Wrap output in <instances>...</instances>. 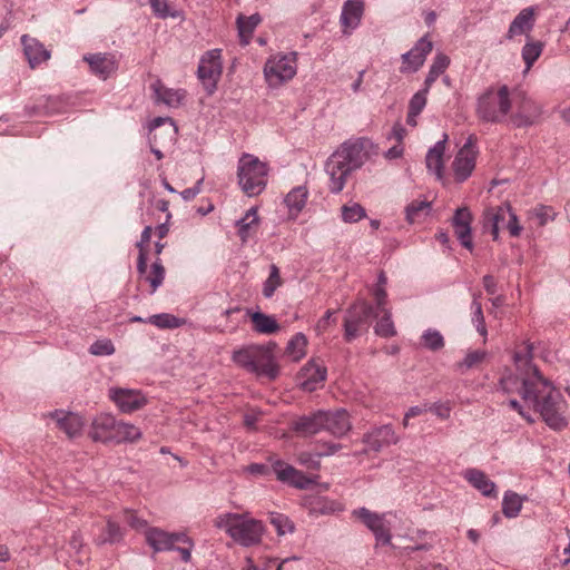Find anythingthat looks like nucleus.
I'll return each mask as SVG.
<instances>
[{
  "label": "nucleus",
  "instance_id": "nucleus-1",
  "mask_svg": "<svg viewBox=\"0 0 570 570\" xmlns=\"http://www.w3.org/2000/svg\"><path fill=\"white\" fill-rule=\"evenodd\" d=\"M522 399L533 405L550 429L560 431L567 428V402L538 368H532L531 377L523 379Z\"/></svg>",
  "mask_w": 570,
  "mask_h": 570
},
{
  "label": "nucleus",
  "instance_id": "nucleus-2",
  "mask_svg": "<svg viewBox=\"0 0 570 570\" xmlns=\"http://www.w3.org/2000/svg\"><path fill=\"white\" fill-rule=\"evenodd\" d=\"M366 154L361 142L342 144L327 159L325 171L330 177L328 188L333 194L343 190L347 177L365 161Z\"/></svg>",
  "mask_w": 570,
  "mask_h": 570
},
{
  "label": "nucleus",
  "instance_id": "nucleus-3",
  "mask_svg": "<svg viewBox=\"0 0 570 570\" xmlns=\"http://www.w3.org/2000/svg\"><path fill=\"white\" fill-rule=\"evenodd\" d=\"M215 527L225 532L243 547L256 546L261 542L264 525L261 521L253 519L248 513H223L214 522Z\"/></svg>",
  "mask_w": 570,
  "mask_h": 570
},
{
  "label": "nucleus",
  "instance_id": "nucleus-4",
  "mask_svg": "<svg viewBox=\"0 0 570 570\" xmlns=\"http://www.w3.org/2000/svg\"><path fill=\"white\" fill-rule=\"evenodd\" d=\"M512 104L507 85L491 87L478 98L476 116L483 122L502 124L509 120Z\"/></svg>",
  "mask_w": 570,
  "mask_h": 570
},
{
  "label": "nucleus",
  "instance_id": "nucleus-5",
  "mask_svg": "<svg viewBox=\"0 0 570 570\" xmlns=\"http://www.w3.org/2000/svg\"><path fill=\"white\" fill-rule=\"evenodd\" d=\"M267 173L266 164L253 155L245 154L238 161V184L249 197L257 196L265 189Z\"/></svg>",
  "mask_w": 570,
  "mask_h": 570
},
{
  "label": "nucleus",
  "instance_id": "nucleus-6",
  "mask_svg": "<svg viewBox=\"0 0 570 570\" xmlns=\"http://www.w3.org/2000/svg\"><path fill=\"white\" fill-rule=\"evenodd\" d=\"M264 78L267 86L277 89L291 81L297 72V53H276L271 56L264 66Z\"/></svg>",
  "mask_w": 570,
  "mask_h": 570
},
{
  "label": "nucleus",
  "instance_id": "nucleus-7",
  "mask_svg": "<svg viewBox=\"0 0 570 570\" xmlns=\"http://www.w3.org/2000/svg\"><path fill=\"white\" fill-rule=\"evenodd\" d=\"M377 317L374 314V306L365 299H357L345 312L344 316V338L352 342L357 336L367 332L371 320Z\"/></svg>",
  "mask_w": 570,
  "mask_h": 570
},
{
  "label": "nucleus",
  "instance_id": "nucleus-8",
  "mask_svg": "<svg viewBox=\"0 0 570 570\" xmlns=\"http://www.w3.org/2000/svg\"><path fill=\"white\" fill-rule=\"evenodd\" d=\"M532 346L528 343L522 344L514 353V363L519 372L518 375L508 374L501 377L500 389L504 393H519L522 396V383L524 377L532 376V368H537L531 363Z\"/></svg>",
  "mask_w": 570,
  "mask_h": 570
},
{
  "label": "nucleus",
  "instance_id": "nucleus-9",
  "mask_svg": "<svg viewBox=\"0 0 570 570\" xmlns=\"http://www.w3.org/2000/svg\"><path fill=\"white\" fill-rule=\"evenodd\" d=\"M222 50L213 49L200 58L197 76L208 95H213L222 76Z\"/></svg>",
  "mask_w": 570,
  "mask_h": 570
},
{
  "label": "nucleus",
  "instance_id": "nucleus-10",
  "mask_svg": "<svg viewBox=\"0 0 570 570\" xmlns=\"http://www.w3.org/2000/svg\"><path fill=\"white\" fill-rule=\"evenodd\" d=\"M353 515L360 519L373 532L377 542L383 544L391 542V529L390 522L386 520V513L380 514L366 508H360L353 511Z\"/></svg>",
  "mask_w": 570,
  "mask_h": 570
},
{
  "label": "nucleus",
  "instance_id": "nucleus-11",
  "mask_svg": "<svg viewBox=\"0 0 570 570\" xmlns=\"http://www.w3.org/2000/svg\"><path fill=\"white\" fill-rule=\"evenodd\" d=\"M475 140L476 139L473 135L469 136L453 160L452 166L458 181H464L470 177L475 167V158L478 154Z\"/></svg>",
  "mask_w": 570,
  "mask_h": 570
},
{
  "label": "nucleus",
  "instance_id": "nucleus-12",
  "mask_svg": "<svg viewBox=\"0 0 570 570\" xmlns=\"http://www.w3.org/2000/svg\"><path fill=\"white\" fill-rule=\"evenodd\" d=\"M542 114L541 107L531 98L522 96L517 100L514 112H510L509 121L518 128L534 125Z\"/></svg>",
  "mask_w": 570,
  "mask_h": 570
},
{
  "label": "nucleus",
  "instance_id": "nucleus-13",
  "mask_svg": "<svg viewBox=\"0 0 570 570\" xmlns=\"http://www.w3.org/2000/svg\"><path fill=\"white\" fill-rule=\"evenodd\" d=\"M118 420L109 413L97 414L90 424L89 438L95 442L112 443L116 434Z\"/></svg>",
  "mask_w": 570,
  "mask_h": 570
},
{
  "label": "nucleus",
  "instance_id": "nucleus-14",
  "mask_svg": "<svg viewBox=\"0 0 570 570\" xmlns=\"http://www.w3.org/2000/svg\"><path fill=\"white\" fill-rule=\"evenodd\" d=\"M109 397L124 413H131L146 404V397L138 390L110 387Z\"/></svg>",
  "mask_w": 570,
  "mask_h": 570
},
{
  "label": "nucleus",
  "instance_id": "nucleus-15",
  "mask_svg": "<svg viewBox=\"0 0 570 570\" xmlns=\"http://www.w3.org/2000/svg\"><path fill=\"white\" fill-rule=\"evenodd\" d=\"M146 541L155 552L175 549V542H189V537L184 532L169 533L158 528L146 531Z\"/></svg>",
  "mask_w": 570,
  "mask_h": 570
},
{
  "label": "nucleus",
  "instance_id": "nucleus-16",
  "mask_svg": "<svg viewBox=\"0 0 570 570\" xmlns=\"http://www.w3.org/2000/svg\"><path fill=\"white\" fill-rule=\"evenodd\" d=\"M433 45L428 38H420L416 45L402 55L403 66L401 72H415L424 63L426 56L432 51Z\"/></svg>",
  "mask_w": 570,
  "mask_h": 570
},
{
  "label": "nucleus",
  "instance_id": "nucleus-17",
  "mask_svg": "<svg viewBox=\"0 0 570 570\" xmlns=\"http://www.w3.org/2000/svg\"><path fill=\"white\" fill-rule=\"evenodd\" d=\"M253 365L255 370H250V373H255L258 376H266L269 380L276 379L279 372L272 352L262 345L254 346Z\"/></svg>",
  "mask_w": 570,
  "mask_h": 570
},
{
  "label": "nucleus",
  "instance_id": "nucleus-18",
  "mask_svg": "<svg viewBox=\"0 0 570 570\" xmlns=\"http://www.w3.org/2000/svg\"><path fill=\"white\" fill-rule=\"evenodd\" d=\"M471 223L472 214L466 207H461L455 210L452 218L454 234L461 245L469 250L473 248Z\"/></svg>",
  "mask_w": 570,
  "mask_h": 570
},
{
  "label": "nucleus",
  "instance_id": "nucleus-19",
  "mask_svg": "<svg viewBox=\"0 0 570 570\" xmlns=\"http://www.w3.org/2000/svg\"><path fill=\"white\" fill-rule=\"evenodd\" d=\"M82 59L89 65L91 73L102 80H106L117 69V61L110 53H88Z\"/></svg>",
  "mask_w": 570,
  "mask_h": 570
},
{
  "label": "nucleus",
  "instance_id": "nucleus-20",
  "mask_svg": "<svg viewBox=\"0 0 570 570\" xmlns=\"http://www.w3.org/2000/svg\"><path fill=\"white\" fill-rule=\"evenodd\" d=\"M326 368L315 361L308 362L299 372V385L304 391L317 390L326 380Z\"/></svg>",
  "mask_w": 570,
  "mask_h": 570
},
{
  "label": "nucleus",
  "instance_id": "nucleus-21",
  "mask_svg": "<svg viewBox=\"0 0 570 570\" xmlns=\"http://www.w3.org/2000/svg\"><path fill=\"white\" fill-rule=\"evenodd\" d=\"M352 428L348 413L344 409L325 411L324 430L336 438L344 436Z\"/></svg>",
  "mask_w": 570,
  "mask_h": 570
},
{
  "label": "nucleus",
  "instance_id": "nucleus-22",
  "mask_svg": "<svg viewBox=\"0 0 570 570\" xmlns=\"http://www.w3.org/2000/svg\"><path fill=\"white\" fill-rule=\"evenodd\" d=\"M157 104H164L170 108L179 107L186 98V90L167 88L159 79L150 86Z\"/></svg>",
  "mask_w": 570,
  "mask_h": 570
},
{
  "label": "nucleus",
  "instance_id": "nucleus-23",
  "mask_svg": "<svg viewBox=\"0 0 570 570\" xmlns=\"http://www.w3.org/2000/svg\"><path fill=\"white\" fill-rule=\"evenodd\" d=\"M363 441L371 450L377 452L384 446L396 444L399 442V436L393 428L387 424L376 428L365 434Z\"/></svg>",
  "mask_w": 570,
  "mask_h": 570
},
{
  "label": "nucleus",
  "instance_id": "nucleus-24",
  "mask_svg": "<svg viewBox=\"0 0 570 570\" xmlns=\"http://www.w3.org/2000/svg\"><path fill=\"white\" fill-rule=\"evenodd\" d=\"M325 411L303 415L293 422V430L302 436H312L324 430Z\"/></svg>",
  "mask_w": 570,
  "mask_h": 570
},
{
  "label": "nucleus",
  "instance_id": "nucleus-25",
  "mask_svg": "<svg viewBox=\"0 0 570 570\" xmlns=\"http://www.w3.org/2000/svg\"><path fill=\"white\" fill-rule=\"evenodd\" d=\"M464 479L484 497L497 498V485L487 474L478 469H466L463 473Z\"/></svg>",
  "mask_w": 570,
  "mask_h": 570
},
{
  "label": "nucleus",
  "instance_id": "nucleus-26",
  "mask_svg": "<svg viewBox=\"0 0 570 570\" xmlns=\"http://www.w3.org/2000/svg\"><path fill=\"white\" fill-rule=\"evenodd\" d=\"M24 56L33 69L50 58V51L43 47L38 38H21Z\"/></svg>",
  "mask_w": 570,
  "mask_h": 570
},
{
  "label": "nucleus",
  "instance_id": "nucleus-27",
  "mask_svg": "<svg viewBox=\"0 0 570 570\" xmlns=\"http://www.w3.org/2000/svg\"><path fill=\"white\" fill-rule=\"evenodd\" d=\"M364 11V3L360 0H347L342 9L341 22L344 27V32L354 30L362 18Z\"/></svg>",
  "mask_w": 570,
  "mask_h": 570
},
{
  "label": "nucleus",
  "instance_id": "nucleus-28",
  "mask_svg": "<svg viewBox=\"0 0 570 570\" xmlns=\"http://www.w3.org/2000/svg\"><path fill=\"white\" fill-rule=\"evenodd\" d=\"M52 417L57 421V425L69 438L78 436L85 425L83 419L76 413L55 412Z\"/></svg>",
  "mask_w": 570,
  "mask_h": 570
},
{
  "label": "nucleus",
  "instance_id": "nucleus-29",
  "mask_svg": "<svg viewBox=\"0 0 570 570\" xmlns=\"http://www.w3.org/2000/svg\"><path fill=\"white\" fill-rule=\"evenodd\" d=\"M305 505L308 508L309 513L314 515L334 514L344 509L343 504L338 501L324 497L309 498L305 501Z\"/></svg>",
  "mask_w": 570,
  "mask_h": 570
},
{
  "label": "nucleus",
  "instance_id": "nucleus-30",
  "mask_svg": "<svg viewBox=\"0 0 570 570\" xmlns=\"http://www.w3.org/2000/svg\"><path fill=\"white\" fill-rule=\"evenodd\" d=\"M534 8L522 9L509 27V36L528 35L534 26Z\"/></svg>",
  "mask_w": 570,
  "mask_h": 570
},
{
  "label": "nucleus",
  "instance_id": "nucleus-31",
  "mask_svg": "<svg viewBox=\"0 0 570 570\" xmlns=\"http://www.w3.org/2000/svg\"><path fill=\"white\" fill-rule=\"evenodd\" d=\"M446 140L448 135H444L442 140L438 141L429 149L425 158L428 169L433 171L439 179L442 178L443 174V155L445 151Z\"/></svg>",
  "mask_w": 570,
  "mask_h": 570
},
{
  "label": "nucleus",
  "instance_id": "nucleus-32",
  "mask_svg": "<svg viewBox=\"0 0 570 570\" xmlns=\"http://www.w3.org/2000/svg\"><path fill=\"white\" fill-rule=\"evenodd\" d=\"M250 316V321L253 323V330L259 334H274L277 333L281 328L276 318L272 315H267L262 312H247Z\"/></svg>",
  "mask_w": 570,
  "mask_h": 570
},
{
  "label": "nucleus",
  "instance_id": "nucleus-33",
  "mask_svg": "<svg viewBox=\"0 0 570 570\" xmlns=\"http://www.w3.org/2000/svg\"><path fill=\"white\" fill-rule=\"evenodd\" d=\"M307 196L308 191L304 186L295 187L286 195L284 203L288 208L289 216L292 218L297 217V215L302 212L306 205Z\"/></svg>",
  "mask_w": 570,
  "mask_h": 570
},
{
  "label": "nucleus",
  "instance_id": "nucleus-34",
  "mask_svg": "<svg viewBox=\"0 0 570 570\" xmlns=\"http://www.w3.org/2000/svg\"><path fill=\"white\" fill-rule=\"evenodd\" d=\"M431 209V202H428L425 199L412 200L405 207V218L410 224L421 223L430 215Z\"/></svg>",
  "mask_w": 570,
  "mask_h": 570
},
{
  "label": "nucleus",
  "instance_id": "nucleus-35",
  "mask_svg": "<svg viewBox=\"0 0 570 570\" xmlns=\"http://www.w3.org/2000/svg\"><path fill=\"white\" fill-rule=\"evenodd\" d=\"M238 235L243 242H246L258 226L257 209L255 207L249 208L244 217L237 220Z\"/></svg>",
  "mask_w": 570,
  "mask_h": 570
},
{
  "label": "nucleus",
  "instance_id": "nucleus-36",
  "mask_svg": "<svg viewBox=\"0 0 570 570\" xmlns=\"http://www.w3.org/2000/svg\"><path fill=\"white\" fill-rule=\"evenodd\" d=\"M428 92L426 89H421L410 99L409 102V111L406 117V124L415 127L417 121L416 117L422 112L428 101Z\"/></svg>",
  "mask_w": 570,
  "mask_h": 570
},
{
  "label": "nucleus",
  "instance_id": "nucleus-37",
  "mask_svg": "<svg viewBox=\"0 0 570 570\" xmlns=\"http://www.w3.org/2000/svg\"><path fill=\"white\" fill-rule=\"evenodd\" d=\"M141 438V431L139 428L131 423H127L124 421L118 422L116 434L114 435L112 443H125V442H135Z\"/></svg>",
  "mask_w": 570,
  "mask_h": 570
},
{
  "label": "nucleus",
  "instance_id": "nucleus-38",
  "mask_svg": "<svg viewBox=\"0 0 570 570\" xmlns=\"http://www.w3.org/2000/svg\"><path fill=\"white\" fill-rule=\"evenodd\" d=\"M374 314H377V316L382 315L374 327L375 333L382 337L394 336L396 331L391 317V311L389 308H385V311L374 309Z\"/></svg>",
  "mask_w": 570,
  "mask_h": 570
},
{
  "label": "nucleus",
  "instance_id": "nucleus-39",
  "mask_svg": "<svg viewBox=\"0 0 570 570\" xmlns=\"http://www.w3.org/2000/svg\"><path fill=\"white\" fill-rule=\"evenodd\" d=\"M522 509V498L513 492L507 491L502 500V512L507 518H515Z\"/></svg>",
  "mask_w": 570,
  "mask_h": 570
},
{
  "label": "nucleus",
  "instance_id": "nucleus-40",
  "mask_svg": "<svg viewBox=\"0 0 570 570\" xmlns=\"http://www.w3.org/2000/svg\"><path fill=\"white\" fill-rule=\"evenodd\" d=\"M544 43L540 40H529L522 48V59L527 66V71L533 66L535 60L542 53Z\"/></svg>",
  "mask_w": 570,
  "mask_h": 570
},
{
  "label": "nucleus",
  "instance_id": "nucleus-41",
  "mask_svg": "<svg viewBox=\"0 0 570 570\" xmlns=\"http://www.w3.org/2000/svg\"><path fill=\"white\" fill-rule=\"evenodd\" d=\"M144 278L150 284V294H154L163 284L165 278V268L160 259L153 263L150 273L145 275Z\"/></svg>",
  "mask_w": 570,
  "mask_h": 570
},
{
  "label": "nucleus",
  "instance_id": "nucleus-42",
  "mask_svg": "<svg viewBox=\"0 0 570 570\" xmlns=\"http://www.w3.org/2000/svg\"><path fill=\"white\" fill-rule=\"evenodd\" d=\"M471 321L472 324L475 326L476 332L483 336V342L487 340L488 330L485 326V320L482 311V304L481 302H472L471 303Z\"/></svg>",
  "mask_w": 570,
  "mask_h": 570
},
{
  "label": "nucleus",
  "instance_id": "nucleus-43",
  "mask_svg": "<svg viewBox=\"0 0 570 570\" xmlns=\"http://www.w3.org/2000/svg\"><path fill=\"white\" fill-rule=\"evenodd\" d=\"M530 218H535L539 226H544L557 217V213L551 206L538 205L529 212Z\"/></svg>",
  "mask_w": 570,
  "mask_h": 570
},
{
  "label": "nucleus",
  "instance_id": "nucleus-44",
  "mask_svg": "<svg viewBox=\"0 0 570 570\" xmlns=\"http://www.w3.org/2000/svg\"><path fill=\"white\" fill-rule=\"evenodd\" d=\"M254 346L255 345L246 346L244 348L235 351L233 354V361L238 366L245 368L247 372H250V370H255V367H253Z\"/></svg>",
  "mask_w": 570,
  "mask_h": 570
},
{
  "label": "nucleus",
  "instance_id": "nucleus-45",
  "mask_svg": "<svg viewBox=\"0 0 570 570\" xmlns=\"http://www.w3.org/2000/svg\"><path fill=\"white\" fill-rule=\"evenodd\" d=\"M487 356V352L482 350L470 351L465 357L456 364L460 372L473 368L481 364Z\"/></svg>",
  "mask_w": 570,
  "mask_h": 570
},
{
  "label": "nucleus",
  "instance_id": "nucleus-46",
  "mask_svg": "<svg viewBox=\"0 0 570 570\" xmlns=\"http://www.w3.org/2000/svg\"><path fill=\"white\" fill-rule=\"evenodd\" d=\"M282 285V278L279 275V269L276 265H272L269 269V276L265 281L263 286V295L266 298H271L275 291Z\"/></svg>",
  "mask_w": 570,
  "mask_h": 570
},
{
  "label": "nucleus",
  "instance_id": "nucleus-47",
  "mask_svg": "<svg viewBox=\"0 0 570 570\" xmlns=\"http://www.w3.org/2000/svg\"><path fill=\"white\" fill-rule=\"evenodd\" d=\"M148 322L159 328H177L181 324L179 318L167 313L153 315L148 318Z\"/></svg>",
  "mask_w": 570,
  "mask_h": 570
},
{
  "label": "nucleus",
  "instance_id": "nucleus-48",
  "mask_svg": "<svg viewBox=\"0 0 570 570\" xmlns=\"http://www.w3.org/2000/svg\"><path fill=\"white\" fill-rule=\"evenodd\" d=\"M261 17L259 14L255 13L249 17L239 16L237 18V28H238V36H248L250 35L255 28L259 24Z\"/></svg>",
  "mask_w": 570,
  "mask_h": 570
},
{
  "label": "nucleus",
  "instance_id": "nucleus-49",
  "mask_svg": "<svg viewBox=\"0 0 570 570\" xmlns=\"http://www.w3.org/2000/svg\"><path fill=\"white\" fill-rule=\"evenodd\" d=\"M365 217V209L357 203L342 207V218L345 223H356Z\"/></svg>",
  "mask_w": 570,
  "mask_h": 570
},
{
  "label": "nucleus",
  "instance_id": "nucleus-50",
  "mask_svg": "<svg viewBox=\"0 0 570 570\" xmlns=\"http://www.w3.org/2000/svg\"><path fill=\"white\" fill-rule=\"evenodd\" d=\"M306 344L307 340L305 335L298 333L289 341L287 345V353L297 361L305 354Z\"/></svg>",
  "mask_w": 570,
  "mask_h": 570
},
{
  "label": "nucleus",
  "instance_id": "nucleus-51",
  "mask_svg": "<svg viewBox=\"0 0 570 570\" xmlns=\"http://www.w3.org/2000/svg\"><path fill=\"white\" fill-rule=\"evenodd\" d=\"M149 4L151 7L153 12L161 19L173 17H178V12L170 8L167 0H149Z\"/></svg>",
  "mask_w": 570,
  "mask_h": 570
},
{
  "label": "nucleus",
  "instance_id": "nucleus-52",
  "mask_svg": "<svg viewBox=\"0 0 570 570\" xmlns=\"http://www.w3.org/2000/svg\"><path fill=\"white\" fill-rule=\"evenodd\" d=\"M424 346L432 350L439 351L444 346V340L440 332L435 330H428L422 335Z\"/></svg>",
  "mask_w": 570,
  "mask_h": 570
},
{
  "label": "nucleus",
  "instance_id": "nucleus-53",
  "mask_svg": "<svg viewBox=\"0 0 570 570\" xmlns=\"http://www.w3.org/2000/svg\"><path fill=\"white\" fill-rule=\"evenodd\" d=\"M271 523L275 527L279 535L291 533L294 530V525L291 520L286 515L279 513L271 514Z\"/></svg>",
  "mask_w": 570,
  "mask_h": 570
},
{
  "label": "nucleus",
  "instance_id": "nucleus-54",
  "mask_svg": "<svg viewBox=\"0 0 570 570\" xmlns=\"http://www.w3.org/2000/svg\"><path fill=\"white\" fill-rule=\"evenodd\" d=\"M273 470L279 481L288 483L297 469L283 461H276L273 464Z\"/></svg>",
  "mask_w": 570,
  "mask_h": 570
},
{
  "label": "nucleus",
  "instance_id": "nucleus-55",
  "mask_svg": "<svg viewBox=\"0 0 570 570\" xmlns=\"http://www.w3.org/2000/svg\"><path fill=\"white\" fill-rule=\"evenodd\" d=\"M89 351L92 355H111L115 346L110 340H99L91 344Z\"/></svg>",
  "mask_w": 570,
  "mask_h": 570
},
{
  "label": "nucleus",
  "instance_id": "nucleus-56",
  "mask_svg": "<svg viewBox=\"0 0 570 570\" xmlns=\"http://www.w3.org/2000/svg\"><path fill=\"white\" fill-rule=\"evenodd\" d=\"M121 539H122L121 528L119 527V524L109 520L107 522V527H106V537L104 539H101L100 542L101 543H106V542L115 543V542L120 541Z\"/></svg>",
  "mask_w": 570,
  "mask_h": 570
},
{
  "label": "nucleus",
  "instance_id": "nucleus-57",
  "mask_svg": "<svg viewBox=\"0 0 570 570\" xmlns=\"http://www.w3.org/2000/svg\"><path fill=\"white\" fill-rule=\"evenodd\" d=\"M508 212H509V206L498 207V208H492V209L487 210V213H485L487 225L493 226L494 224H497L498 226H500V223L504 222Z\"/></svg>",
  "mask_w": 570,
  "mask_h": 570
},
{
  "label": "nucleus",
  "instance_id": "nucleus-58",
  "mask_svg": "<svg viewBox=\"0 0 570 570\" xmlns=\"http://www.w3.org/2000/svg\"><path fill=\"white\" fill-rule=\"evenodd\" d=\"M372 294L375 299V306L374 309L376 311H385L387 308V294L385 291V287L382 286H375L372 291Z\"/></svg>",
  "mask_w": 570,
  "mask_h": 570
},
{
  "label": "nucleus",
  "instance_id": "nucleus-59",
  "mask_svg": "<svg viewBox=\"0 0 570 570\" xmlns=\"http://www.w3.org/2000/svg\"><path fill=\"white\" fill-rule=\"evenodd\" d=\"M429 411L433 412L438 417L442 420H448L451 415L452 407L449 402L434 403L429 407Z\"/></svg>",
  "mask_w": 570,
  "mask_h": 570
},
{
  "label": "nucleus",
  "instance_id": "nucleus-60",
  "mask_svg": "<svg viewBox=\"0 0 570 570\" xmlns=\"http://www.w3.org/2000/svg\"><path fill=\"white\" fill-rule=\"evenodd\" d=\"M312 482L313 481L309 478H307L302 471L296 470V472L294 473V476H292L288 484H291L297 489H306L309 487V484Z\"/></svg>",
  "mask_w": 570,
  "mask_h": 570
},
{
  "label": "nucleus",
  "instance_id": "nucleus-61",
  "mask_svg": "<svg viewBox=\"0 0 570 570\" xmlns=\"http://www.w3.org/2000/svg\"><path fill=\"white\" fill-rule=\"evenodd\" d=\"M509 215V222L507 224V228L509 229V233L513 237H518L521 234L522 226L519 224L517 215L511 210L509 207V212L507 213Z\"/></svg>",
  "mask_w": 570,
  "mask_h": 570
},
{
  "label": "nucleus",
  "instance_id": "nucleus-62",
  "mask_svg": "<svg viewBox=\"0 0 570 570\" xmlns=\"http://www.w3.org/2000/svg\"><path fill=\"white\" fill-rule=\"evenodd\" d=\"M334 313H335L334 311L328 309L325 313V315L317 321V323L315 325V331H316L317 335H321L322 333H324L331 326V324L335 323V320L332 318Z\"/></svg>",
  "mask_w": 570,
  "mask_h": 570
},
{
  "label": "nucleus",
  "instance_id": "nucleus-63",
  "mask_svg": "<svg viewBox=\"0 0 570 570\" xmlns=\"http://www.w3.org/2000/svg\"><path fill=\"white\" fill-rule=\"evenodd\" d=\"M450 65V59L444 53H438L431 65L430 69L442 75Z\"/></svg>",
  "mask_w": 570,
  "mask_h": 570
},
{
  "label": "nucleus",
  "instance_id": "nucleus-64",
  "mask_svg": "<svg viewBox=\"0 0 570 570\" xmlns=\"http://www.w3.org/2000/svg\"><path fill=\"white\" fill-rule=\"evenodd\" d=\"M125 521L134 529H141L146 525V522L138 518L132 511H125Z\"/></svg>",
  "mask_w": 570,
  "mask_h": 570
}]
</instances>
